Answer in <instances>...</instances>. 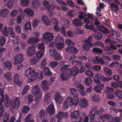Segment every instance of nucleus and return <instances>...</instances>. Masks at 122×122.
<instances>
[{"mask_svg":"<svg viewBox=\"0 0 122 122\" xmlns=\"http://www.w3.org/2000/svg\"><path fill=\"white\" fill-rule=\"evenodd\" d=\"M72 96L74 97H69L66 98V103L68 105L76 106L78 103V93L76 89L72 88L69 89Z\"/></svg>","mask_w":122,"mask_h":122,"instance_id":"nucleus-1","label":"nucleus"},{"mask_svg":"<svg viewBox=\"0 0 122 122\" xmlns=\"http://www.w3.org/2000/svg\"><path fill=\"white\" fill-rule=\"evenodd\" d=\"M37 73H35V69L30 67L25 71V75L29 77L28 81L30 82L35 80L37 76Z\"/></svg>","mask_w":122,"mask_h":122,"instance_id":"nucleus-2","label":"nucleus"},{"mask_svg":"<svg viewBox=\"0 0 122 122\" xmlns=\"http://www.w3.org/2000/svg\"><path fill=\"white\" fill-rule=\"evenodd\" d=\"M4 91L2 88L0 89V117L3 115L5 110L3 102L4 100Z\"/></svg>","mask_w":122,"mask_h":122,"instance_id":"nucleus-3","label":"nucleus"},{"mask_svg":"<svg viewBox=\"0 0 122 122\" xmlns=\"http://www.w3.org/2000/svg\"><path fill=\"white\" fill-rule=\"evenodd\" d=\"M111 79L109 77H106L104 76L101 75L99 73H97L94 78V81L96 83L100 82V81H104L110 80Z\"/></svg>","mask_w":122,"mask_h":122,"instance_id":"nucleus-4","label":"nucleus"},{"mask_svg":"<svg viewBox=\"0 0 122 122\" xmlns=\"http://www.w3.org/2000/svg\"><path fill=\"white\" fill-rule=\"evenodd\" d=\"M38 85L37 84L32 88V93L35 97H41L42 92L40 91Z\"/></svg>","mask_w":122,"mask_h":122,"instance_id":"nucleus-5","label":"nucleus"},{"mask_svg":"<svg viewBox=\"0 0 122 122\" xmlns=\"http://www.w3.org/2000/svg\"><path fill=\"white\" fill-rule=\"evenodd\" d=\"M23 55L22 53L17 54L14 57V64L17 65L20 64L23 60Z\"/></svg>","mask_w":122,"mask_h":122,"instance_id":"nucleus-6","label":"nucleus"},{"mask_svg":"<svg viewBox=\"0 0 122 122\" xmlns=\"http://www.w3.org/2000/svg\"><path fill=\"white\" fill-rule=\"evenodd\" d=\"M49 51L50 56L52 57L54 56L55 60H58L61 59L60 55L57 52V51L56 49L49 50Z\"/></svg>","mask_w":122,"mask_h":122,"instance_id":"nucleus-7","label":"nucleus"},{"mask_svg":"<svg viewBox=\"0 0 122 122\" xmlns=\"http://www.w3.org/2000/svg\"><path fill=\"white\" fill-rule=\"evenodd\" d=\"M83 45L82 47L84 50L88 51L90 49V47L92 46L93 44L91 42H87V40L82 41Z\"/></svg>","mask_w":122,"mask_h":122,"instance_id":"nucleus-8","label":"nucleus"},{"mask_svg":"<svg viewBox=\"0 0 122 122\" xmlns=\"http://www.w3.org/2000/svg\"><path fill=\"white\" fill-rule=\"evenodd\" d=\"M76 89L78 90L80 94L83 96L86 94L84 87L81 84H77L76 85Z\"/></svg>","mask_w":122,"mask_h":122,"instance_id":"nucleus-9","label":"nucleus"},{"mask_svg":"<svg viewBox=\"0 0 122 122\" xmlns=\"http://www.w3.org/2000/svg\"><path fill=\"white\" fill-rule=\"evenodd\" d=\"M43 38L44 40L47 42L50 41L53 39V34L49 32H47L43 34Z\"/></svg>","mask_w":122,"mask_h":122,"instance_id":"nucleus-10","label":"nucleus"},{"mask_svg":"<svg viewBox=\"0 0 122 122\" xmlns=\"http://www.w3.org/2000/svg\"><path fill=\"white\" fill-rule=\"evenodd\" d=\"M20 76L18 73H16L14 76V82L16 85L21 87L22 85L21 81L20 79Z\"/></svg>","mask_w":122,"mask_h":122,"instance_id":"nucleus-11","label":"nucleus"},{"mask_svg":"<svg viewBox=\"0 0 122 122\" xmlns=\"http://www.w3.org/2000/svg\"><path fill=\"white\" fill-rule=\"evenodd\" d=\"M70 76V74L69 72L66 71H62L60 75V79L63 81L67 80Z\"/></svg>","mask_w":122,"mask_h":122,"instance_id":"nucleus-12","label":"nucleus"},{"mask_svg":"<svg viewBox=\"0 0 122 122\" xmlns=\"http://www.w3.org/2000/svg\"><path fill=\"white\" fill-rule=\"evenodd\" d=\"M79 68L76 66H74L69 69V73L70 75L76 76L79 73Z\"/></svg>","mask_w":122,"mask_h":122,"instance_id":"nucleus-13","label":"nucleus"},{"mask_svg":"<svg viewBox=\"0 0 122 122\" xmlns=\"http://www.w3.org/2000/svg\"><path fill=\"white\" fill-rule=\"evenodd\" d=\"M35 47L34 46L29 47L27 49V54L29 57L32 56L35 54Z\"/></svg>","mask_w":122,"mask_h":122,"instance_id":"nucleus-14","label":"nucleus"},{"mask_svg":"<svg viewBox=\"0 0 122 122\" xmlns=\"http://www.w3.org/2000/svg\"><path fill=\"white\" fill-rule=\"evenodd\" d=\"M68 116L67 112H59L56 115V117L58 119H61L64 118H66Z\"/></svg>","mask_w":122,"mask_h":122,"instance_id":"nucleus-15","label":"nucleus"},{"mask_svg":"<svg viewBox=\"0 0 122 122\" xmlns=\"http://www.w3.org/2000/svg\"><path fill=\"white\" fill-rule=\"evenodd\" d=\"M54 98L56 102L59 103L61 102L63 100L62 97L61 96L60 92H58L55 93Z\"/></svg>","mask_w":122,"mask_h":122,"instance_id":"nucleus-16","label":"nucleus"},{"mask_svg":"<svg viewBox=\"0 0 122 122\" xmlns=\"http://www.w3.org/2000/svg\"><path fill=\"white\" fill-rule=\"evenodd\" d=\"M95 110V108H92L89 114V116L90 118V121L89 122H94V120L95 116L97 115Z\"/></svg>","mask_w":122,"mask_h":122,"instance_id":"nucleus-17","label":"nucleus"},{"mask_svg":"<svg viewBox=\"0 0 122 122\" xmlns=\"http://www.w3.org/2000/svg\"><path fill=\"white\" fill-rule=\"evenodd\" d=\"M46 112L50 115H52L55 112V110L53 104H51L48 106Z\"/></svg>","mask_w":122,"mask_h":122,"instance_id":"nucleus-18","label":"nucleus"},{"mask_svg":"<svg viewBox=\"0 0 122 122\" xmlns=\"http://www.w3.org/2000/svg\"><path fill=\"white\" fill-rule=\"evenodd\" d=\"M70 116L72 119H77L80 116L79 111L77 110L72 112Z\"/></svg>","mask_w":122,"mask_h":122,"instance_id":"nucleus-19","label":"nucleus"},{"mask_svg":"<svg viewBox=\"0 0 122 122\" xmlns=\"http://www.w3.org/2000/svg\"><path fill=\"white\" fill-rule=\"evenodd\" d=\"M88 101L86 100L81 98L79 101V104L82 108H83L87 107L88 105Z\"/></svg>","mask_w":122,"mask_h":122,"instance_id":"nucleus-20","label":"nucleus"},{"mask_svg":"<svg viewBox=\"0 0 122 122\" xmlns=\"http://www.w3.org/2000/svg\"><path fill=\"white\" fill-rule=\"evenodd\" d=\"M92 62L93 63L96 64L101 63L102 65H103L104 63L103 59L98 56H96L95 60H93Z\"/></svg>","mask_w":122,"mask_h":122,"instance_id":"nucleus-21","label":"nucleus"},{"mask_svg":"<svg viewBox=\"0 0 122 122\" xmlns=\"http://www.w3.org/2000/svg\"><path fill=\"white\" fill-rule=\"evenodd\" d=\"M111 115L107 114L100 116L98 118V120L102 122H104L107 119H110L111 118Z\"/></svg>","mask_w":122,"mask_h":122,"instance_id":"nucleus-22","label":"nucleus"},{"mask_svg":"<svg viewBox=\"0 0 122 122\" xmlns=\"http://www.w3.org/2000/svg\"><path fill=\"white\" fill-rule=\"evenodd\" d=\"M67 52L73 54L76 53L77 52V49L73 46H71L68 47L66 49Z\"/></svg>","mask_w":122,"mask_h":122,"instance_id":"nucleus-23","label":"nucleus"},{"mask_svg":"<svg viewBox=\"0 0 122 122\" xmlns=\"http://www.w3.org/2000/svg\"><path fill=\"white\" fill-rule=\"evenodd\" d=\"M56 5H49L46 7V9L48 11V14H50V16H51L53 15V13L52 10H54V8H56Z\"/></svg>","mask_w":122,"mask_h":122,"instance_id":"nucleus-24","label":"nucleus"},{"mask_svg":"<svg viewBox=\"0 0 122 122\" xmlns=\"http://www.w3.org/2000/svg\"><path fill=\"white\" fill-rule=\"evenodd\" d=\"M51 98V93L47 92L44 95V101L46 103L48 104L50 103Z\"/></svg>","mask_w":122,"mask_h":122,"instance_id":"nucleus-25","label":"nucleus"},{"mask_svg":"<svg viewBox=\"0 0 122 122\" xmlns=\"http://www.w3.org/2000/svg\"><path fill=\"white\" fill-rule=\"evenodd\" d=\"M104 86V84H103L97 85L94 87V89L97 92H100L101 90L103 89Z\"/></svg>","mask_w":122,"mask_h":122,"instance_id":"nucleus-26","label":"nucleus"},{"mask_svg":"<svg viewBox=\"0 0 122 122\" xmlns=\"http://www.w3.org/2000/svg\"><path fill=\"white\" fill-rule=\"evenodd\" d=\"M9 11L7 8H4L1 10L0 12V15L4 17L7 16L9 13Z\"/></svg>","mask_w":122,"mask_h":122,"instance_id":"nucleus-27","label":"nucleus"},{"mask_svg":"<svg viewBox=\"0 0 122 122\" xmlns=\"http://www.w3.org/2000/svg\"><path fill=\"white\" fill-rule=\"evenodd\" d=\"M41 20L46 25H48L50 24V21L48 17L46 15L42 16Z\"/></svg>","mask_w":122,"mask_h":122,"instance_id":"nucleus-28","label":"nucleus"},{"mask_svg":"<svg viewBox=\"0 0 122 122\" xmlns=\"http://www.w3.org/2000/svg\"><path fill=\"white\" fill-rule=\"evenodd\" d=\"M73 24L77 27L81 26L83 25L82 22L78 19L73 20L72 21Z\"/></svg>","mask_w":122,"mask_h":122,"instance_id":"nucleus-29","label":"nucleus"},{"mask_svg":"<svg viewBox=\"0 0 122 122\" xmlns=\"http://www.w3.org/2000/svg\"><path fill=\"white\" fill-rule=\"evenodd\" d=\"M20 104L19 98L18 97H16L14 102V107L16 109H17L19 108Z\"/></svg>","mask_w":122,"mask_h":122,"instance_id":"nucleus-30","label":"nucleus"},{"mask_svg":"<svg viewBox=\"0 0 122 122\" xmlns=\"http://www.w3.org/2000/svg\"><path fill=\"white\" fill-rule=\"evenodd\" d=\"M5 106L8 107L10 106L11 104V101L10 98L7 95H6L5 100H4Z\"/></svg>","mask_w":122,"mask_h":122,"instance_id":"nucleus-31","label":"nucleus"},{"mask_svg":"<svg viewBox=\"0 0 122 122\" xmlns=\"http://www.w3.org/2000/svg\"><path fill=\"white\" fill-rule=\"evenodd\" d=\"M41 86L44 91H46L49 88L47 81H42V82Z\"/></svg>","mask_w":122,"mask_h":122,"instance_id":"nucleus-32","label":"nucleus"},{"mask_svg":"<svg viewBox=\"0 0 122 122\" xmlns=\"http://www.w3.org/2000/svg\"><path fill=\"white\" fill-rule=\"evenodd\" d=\"M55 42L56 44L64 42L63 37L61 36H57L55 39Z\"/></svg>","mask_w":122,"mask_h":122,"instance_id":"nucleus-33","label":"nucleus"},{"mask_svg":"<svg viewBox=\"0 0 122 122\" xmlns=\"http://www.w3.org/2000/svg\"><path fill=\"white\" fill-rule=\"evenodd\" d=\"M24 12L31 16H33L34 15L33 11L30 9H26L24 10Z\"/></svg>","mask_w":122,"mask_h":122,"instance_id":"nucleus-34","label":"nucleus"},{"mask_svg":"<svg viewBox=\"0 0 122 122\" xmlns=\"http://www.w3.org/2000/svg\"><path fill=\"white\" fill-rule=\"evenodd\" d=\"M111 9L112 11L117 12L119 9L118 6L114 3H112L111 5Z\"/></svg>","mask_w":122,"mask_h":122,"instance_id":"nucleus-35","label":"nucleus"},{"mask_svg":"<svg viewBox=\"0 0 122 122\" xmlns=\"http://www.w3.org/2000/svg\"><path fill=\"white\" fill-rule=\"evenodd\" d=\"M4 65L5 68L9 70H11L12 66V63L10 61H8L5 62L4 63Z\"/></svg>","mask_w":122,"mask_h":122,"instance_id":"nucleus-36","label":"nucleus"},{"mask_svg":"<svg viewBox=\"0 0 122 122\" xmlns=\"http://www.w3.org/2000/svg\"><path fill=\"white\" fill-rule=\"evenodd\" d=\"M39 39L38 38L33 37L30 39L28 41V43L30 44H34L38 41Z\"/></svg>","mask_w":122,"mask_h":122,"instance_id":"nucleus-37","label":"nucleus"},{"mask_svg":"<svg viewBox=\"0 0 122 122\" xmlns=\"http://www.w3.org/2000/svg\"><path fill=\"white\" fill-rule=\"evenodd\" d=\"M85 27L86 29L90 30H93L95 33H96L97 32V29L94 28L93 25H89L87 24H86L85 25Z\"/></svg>","mask_w":122,"mask_h":122,"instance_id":"nucleus-38","label":"nucleus"},{"mask_svg":"<svg viewBox=\"0 0 122 122\" xmlns=\"http://www.w3.org/2000/svg\"><path fill=\"white\" fill-rule=\"evenodd\" d=\"M31 114H28L26 117L24 122H34V119H31Z\"/></svg>","mask_w":122,"mask_h":122,"instance_id":"nucleus-39","label":"nucleus"},{"mask_svg":"<svg viewBox=\"0 0 122 122\" xmlns=\"http://www.w3.org/2000/svg\"><path fill=\"white\" fill-rule=\"evenodd\" d=\"M46 113L45 111L44 110H41L40 111L39 114V117L41 119H43L46 115Z\"/></svg>","mask_w":122,"mask_h":122,"instance_id":"nucleus-40","label":"nucleus"},{"mask_svg":"<svg viewBox=\"0 0 122 122\" xmlns=\"http://www.w3.org/2000/svg\"><path fill=\"white\" fill-rule=\"evenodd\" d=\"M44 71L45 74L47 76H51L52 75V73L48 68L45 67L44 68Z\"/></svg>","mask_w":122,"mask_h":122,"instance_id":"nucleus-41","label":"nucleus"},{"mask_svg":"<svg viewBox=\"0 0 122 122\" xmlns=\"http://www.w3.org/2000/svg\"><path fill=\"white\" fill-rule=\"evenodd\" d=\"M104 50L107 53L109 54H112L113 52V50L108 46L105 47L104 48Z\"/></svg>","mask_w":122,"mask_h":122,"instance_id":"nucleus-42","label":"nucleus"},{"mask_svg":"<svg viewBox=\"0 0 122 122\" xmlns=\"http://www.w3.org/2000/svg\"><path fill=\"white\" fill-rule=\"evenodd\" d=\"M115 93L116 96L119 99H122V91L119 90H116Z\"/></svg>","mask_w":122,"mask_h":122,"instance_id":"nucleus-43","label":"nucleus"},{"mask_svg":"<svg viewBox=\"0 0 122 122\" xmlns=\"http://www.w3.org/2000/svg\"><path fill=\"white\" fill-rule=\"evenodd\" d=\"M93 52L95 53L101 54L103 52V51L99 48L94 47L93 49Z\"/></svg>","mask_w":122,"mask_h":122,"instance_id":"nucleus-44","label":"nucleus"},{"mask_svg":"<svg viewBox=\"0 0 122 122\" xmlns=\"http://www.w3.org/2000/svg\"><path fill=\"white\" fill-rule=\"evenodd\" d=\"M85 81L86 85L89 86L92 84V81L91 78H87L85 79Z\"/></svg>","mask_w":122,"mask_h":122,"instance_id":"nucleus-45","label":"nucleus"},{"mask_svg":"<svg viewBox=\"0 0 122 122\" xmlns=\"http://www.w3.org/2000/svg\"><path fill=\"white\" fill-rule=\"evenodd\" d=\"M21 4L22 6H27L29 3V0H20Z\"/></svg>","mask_w":122,"mask_h":122,"instance_id":"nucleus-46","label":"nucleus"},{"mask_svg":"<svg viewBox=\"0 0 122 122\" xmlns=\"http://www.w3.org/2000/svg\"><path fill=\"white\" fill-rule=\"evenodd\" d=\"M31 23L30 22H26L24 26V29L25 30H30L32 28L31 27Z\"/></svg>","mask_w":122,"mask_h":122,"instance_id":"nucleus-47","label":"nucleus"},{"mask_svg":"<svg viewBox=\"0 0 122 122\" xmlns=\"http://www.w3.org/2000/svg\"><path fill=\"white\" fill-rule=\"evenodd\" d=\"M64 42L56 44V46L57 49L59 50L62 49L65 46Z\"/></svg>","mask_w":122,"mask_h":122,"instance_id":"nucleus-48","label":"nucleus"},{"mask_svg":"<svg viewBox=\"0 0 122 122\" xmlns=\"http://www.w3.org/2000/svg\"><path fill=\"white\" fill-rule=\"evenodd\" d=\"M44 53V51H38L36 53V57L39 59L40 58L42 57L43 56Z\"/></svg>","mask_w":122,"mask_h":122,"instance_id":"nucleus-49","label":"nucleus"},{"mask_svg":"<svg viewBox=\"0 0 122 122\" xmlns=\"http://www.w3.org/2000/svg\"><path fill=\"white\" fill-rule=\"evenodd\" d=\"M39 59L37 57L33 56L30 59V62L32 64H35L37 62Z\"/></svg>","mask_w":122,"mask_h":122,"instance_id":"nucleus-50","label":"nucleus"},{"mask_svg":"<svg viewBox=\"0 0 122 122\" xmlns=\"http://www.w3.org/2000/svg\"><path fill=\"white\" fill-rule=\"evenodd\" d=\"M32 4L33 8L35 9L37 8L40 5L39 2L37 0H33L32 2Z\"/></svg>","mask_w":122,"mask_h":122,"instance_id":"nucleus-51","label":"nucleus"},{"mask_svg":"<svg viewBox=\"0 0 122 122\" xmlns=\"http://www.w3.org/2000/svg\"><path fill=\"white\" fill-rule=\"evenodd\" d=\"M29 110V108L28 106H24L22 110V113L25 114L27 113Z\"/></svg>","mask_w":122,"mask_h":122,"instance_id":"nucleus-52","label":"nucleus"},{"mask_svg":"<svg viewBox=\"0 0 122 122\" xmlns=\"http://www.w3.org/2000/svg\"><path fill=\"white\" fill-rule=\"evenodd\" d=\"M104 71L107 76H111L112 75V72L111 70L109 68L106 67L105 68Z\"/></svg>","mask_w":122,"mask_h":122,"instance_id":"nucleus-53","label":"nucleus"},{"mask_svg":"<svg viewBox=\"0 0 122 122\" xmlns=\"http://www.w3.org/2000/svg\"><path fill=\"white\" fill-rule=\"evenodd\" d=\"M94 36L95 39L97 40H100L102 37V35L99 33H97L94 34Z\"/></svg>","mask_w":122,"mask_h":122,"instance_id":"nucleus-54","label":"nucleus"},{"mask_svg":"<svg viewBox=\"0 0 122 122\" xmlns=\"http://www.w3.org/2000/svg\"><path fill=\"white\" fill-rule=\"evenodd\" d=\"M58 63L57 61H53L51 62L49 64V66L51 68H53L56 66Z\"/></svg>","mask_w":122,"mask_h":122,"instance_id":"nucleus-55","label":"nucleus"},{"mask_svg":"<svg viewBox=\"0 0 122 122\" xmlns=\"http://www.w3.org/2000/svg\"><path fill=\"white\" fill-rule=\"evenodd\" d=\"M29 90V87L28 85L25 86L22 91V95H24Z\"/></svg>","mask_w":122,"mask_h":122,"instance_id":"nucleus-56","label":"nucleus"},{"mask_svg":"<svg viewBox=\"0 0 122 122\" xmlns=\"http://www.w3.org/2000/svg\"><path fill=\"white\" fill-rule=\"evenodd\" d=\"M69 65H65L61 68V70L62 71H67L69 72V69L68 68Z\"/></svg>","mask_w":122,"mask_h":122,"instance_id":"nucleus-57","label":"nucleus"},{"mask_svg":"<svg viewBox=\"0 0 122 122\" xmlns=\"http://www.w3.org/2000/svg\"><path fill=\"white\" fill-rule=\"evenodd\" d=\"M6 39L3 36L0 37V46H2L5 44L6 41Z\"/></svg>","mask_w":122,"mask_h":122,"instance_id":"nucleus-58","label":"nucleus"},{"mask_svg":"<svg viewBox=\"0 0 122 122\" xmlns=\"http://www.w3.org/2000/svg\"><path fill=\"white\" fill-rule=\"evenodd\" d=\"M79 18L80 20L83 19L84 17L87 16V15L84 12H79Z\"/></svg>","mask_w":122,"mask_h":122,"instance_id":"nucleus-59","label":"nucleus"},{"mask_svg":"<svg viewBox=\"0 0 122 122\" xmlns=\"http://www.w3.org/2000/svg\"><path fill=\"white\" fill-rule=\"evenodd\" d=\"M60 32H61L63 36H66V28L65 26H63L61 29H60L59 31Z\"/></svg>","mask_w":122,"mask_h":122,"instance_id":"nucleus-60","label":"nucleus"},{"mask_svg":"<svg viewBox=\"0 0 122 122\" xmlns=\"http://www.w3.org/2000/svg\"><path fill=\"white\" fill-rule=\"evenodd\" d=\"M38 46L39 49L41 50L40 51H45V47L43 43H41L39 44Z\"/></svg>","mask_w":122,"mask_h":122,"instance_id":"nucleus-61","label":"nucleus"},{"mask_svg":"<svg viewBox=\"0 0 122 122\" xmlns=\"http://www.w3.org/2000/svg\"><path fill=\"white\" fill-rule=\"evenodd\" d=\"M9 119V115L7 113H5L3 117V122H7Z\"/></svg>","mask_w":122,"mask_h":122,"instance_id":"nucleus-62","label":"nucleus"},{"mask_svg":"<svg viewBox=\"0 0 122 122\" xmlns=\"http://www.w3.org/2000/svg\"><path fill=\"white\" fill-rule=\"evenodd\" d=\"M110 110L112 111H113V112H117L118 111L119 112H120L121 113L120 114V115L122 117V109H118L117 110L116 108H111L110 109Z\"/></svg>","mask_w":122,"mask_h":122,"instance_id":"nucleus-63","label":"nucleus"},{"mask_svg":"<svg viewBox=\"0 0 122 122\" xmlns=\"http://www.w3.org/2000/svg\"><path fill=\"white\" fill-rule=\"evenodd\" d=\"M121 120L120 118L117 117L113 118L109 122H120Z\"/></svg>","mask_w":122,"mask_h":122,"instance_id":"nucleus-64","label":"nucleus"}]
</instances>
